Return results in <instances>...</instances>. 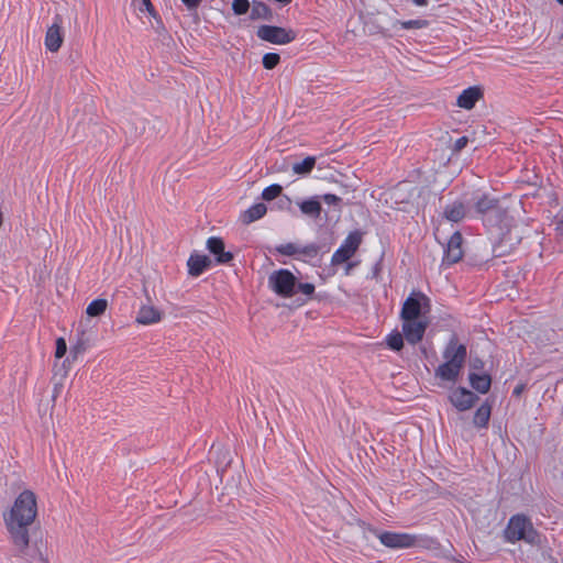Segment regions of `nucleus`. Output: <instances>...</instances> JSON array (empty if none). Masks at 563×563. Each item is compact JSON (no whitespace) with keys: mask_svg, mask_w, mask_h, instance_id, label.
<instances>
[{"mask_svg":"<svg viewBox=\"0 0 563 563\" xmlns=\"http://www.w3.org/2000/svg\"><path fill=\"white\" fill-rule=\"evenodd\" d=\"M37 515L36 496L32 490H23L14 500L3 520L16 555L23 556L30 545V527Z\"/></svg>","mask_w":563,"mask_h":563,"instance_id":"f257e3e1","label":"nucleus"},{"mask_svg":"<svg viewBox=\"0 0 563 563\" xmlns=\"http://www.w3.org/2000/svg\"><path fill=\"white\" fill-rule=\"evenodd\" d=\"M506 538L510 542L525 541L532 545L541 542V536L533 528L530 519L523 515H515L510 518L506 531Z\"/></svg>","mask_w":563,"mask_h":563,"instance_id":"f03ea898","label":"nucleus"},{"mask_svg":"<svg viewBox=\"0 0 563 563\" xmlns=\"http://www.w3.org/2000/svg\"><path fill=\"white\" fill-rule=\"evenodd\" d=\"M430 309V299L424 294L412 292L402 303L400 318L402 321L427 318Z\"/></svg>","mask_w":563,"mask_h":563,"instance_id":"7ed1b4c3","label":"nucleus"},{"mask_svg":"<svg viewBox=\"0 0 563 563\" xmlns=\"http://www.w3.org/2000/svg\"><path fill=\"white\" fill-rule=\"evenodd\" d=\"M268 286L278 296L290 298L296 294L297 278L290 271L280 268L269 275Z\"/></svg>","mask_w":563,"mask_h":563,"instance_id":"20e7f679","label":"nucleus"},{"mask_svg":"<svg viewBox=\"0 0 563 563\" xmlns=\"http://www.w3.org/2000/svg\"><path fill=\"white\" fill-rule=\"evenodd\" d=\"M256 35L260 40L276 45L289 44L297 37V33L291 29L266 24L257 29Z\"/></svg>","mask_w":563,"mask_h":563,"instance_id":"39448f33","label":"nucleus"},{"mask_svg":"<svg viewBox=\"0 0 563 563\" xmlns=\"http://www.w3.org/2000/svg\"><path fill=\"white\" fill-rule=\"evenodd\" d=\"M374 534L379 539L380 543L390 549H408L418 544L419 538L415 534L405 532L378 531L374 530Z\"/></svg>","mask_w":563,"mask_h":563,"instance_id":"423d86ee","label":"nucleus"},{"mask_svg":"<svg viewBox=\"0 0 563 563\" xmlns=\"http://www.w3.org/2000/svg\"><path fill=\"white\" fill-rule=\"evenodd\" d=\"M363 239V233L358 230L350 232L341 246L333 253L331 263L333 265L347 262L358 250Z\"/></svg>","mask_w":563,"mask_h":563,"instance_id":"0eeeda50","label":"nucleus"},{"mask_svg":"<svg viewBox=\"0 0 563 563\" xmlns=\"http://www.w3.org/2000/svg\"><path fill=\"white\" fill-rule=\"evenodd\" d=\"M479 397L465 387L453 388L449 394V401L459 411L470 410Z\"/></svg>","mask_w":563,"mask_h":563,"instance_id":"6e6552de","label":"nucleus"},{"mask_svg":"<svg viewBox=\"0 0 563 563\" xmlns=\"http://www.w3.org/2000/svg\"><path fill=\"white\" fill-rule=\"evenodd\" d=\"M428 325V318L402 321V333L407 342L412 345L419 343L423 339Z\"/></svg>","mask_w":563,"mask_h":563,"instance_id":"1a4fd4ad","label":"nucleus"},{"mask_svg":"<svg viewBox=\"0 0 563 563\" xmlns=\"http://www.w3.org/2000/svg\"><path fill=\"white\" fill-rule=\"evenodd\" d=\"M466 356V345L459 343L457 336L453 334L443 351V358L448 363L459 364V366L463 367Z\"/></svg>","mask_w":563,"mask_h":563,"instance_id":"9d476101","label":"nucleus"},{"mask_svg":"<svg viewBox=\"0 0 563 563\" xmlns=\"http://www.w3.org/2000/svg\"><path fill=\"white\" fill-rule=\"evenodd\" d=\"M462 242H463V238L459 231L454 232L451 235L450 240L448 241L446 247L444 250L443 264L453 265L462 260V257H463Z\"/></svg>","mask_w":563,"mask_h":563,"instance_id":"9b49d317","label":"nucleus"},{"mask_svg":"<svg viewBox=\"0 0 563 563\" xmlns=\"http://www.w3.org/2000/svg\"><path fill=\"white\" fill-rule=\"evenodd\" d=\"M63 43L62 18L56 15L53 24L48 27L45 35V46L51 52H57Z\"/></svg>","mask_w":563,"mask_h":563,"instance_id":"f8f14e48","label":"nucleus"},{"mask_svg":"<svg viewBox=\"0 0 563 563\" xmlns=\"http://www.w3.org/2000/svg\"><path fill=\"white\" fill-rule=\"evenodd\" d=\"M206 246L208 251L216 256V262L218 264H227L233 260V254L224 250V242L221 238H209Z\"/></svg>","mask_w":563,"mask_h":563,"instance_id":"ddd939ff","label":"nucleus"},{"mask_svg":"<svg viewBox=\"0 0 563 563\" xmlns=\"http://www.w3.org/2000/svg\"><path fill=\"white\" fill-rule=\"evenodd\" d=\"M211 260L207 255L192 253L188 261V274L192 277L200 276L206 269L211 267Z\"/></svg>","mask_w":563,"mask_h":563,"instance_id":"4468645a","label":"nucleus"},{"mask_svg":"<svg viewBox=\"0 0 563 563\" xmlns=\"http://www.w3.org/2000/svg\"><path fill=\"white\" fill-rule=\"evenodd\" d=\"M481 98H483V91L479 87H468L457 97L456 104L460 108L471 110Z\"/></svg>","mask_w":563,"mask_h":563,"instance_id":"2eb2a0df","label":"nucleus"},{"mask_svg":"<svg viewBox=\"0 0 563 563\" xmlns=\"http://www.w3.org/2000/svg\"><path fill=\"white\" fill-rule=\"evenodd\" d=\"M475 211L477 214L484 217L488 213L499 214L501 212V207L499 205V200L492 198L487 195H482L474 205Z\"/></svg>","mask_w":563,"mask_h":563,"instance_id":"dca6fc26","label":"nucleus"},{"mask_svg":"<svg viewBox=\"0 0 563 563\" xmlns=\"http://www.w3.org/2000/svg\"><path fill=\"white\" fill-rule=\"evenodd\" d=\"M462 368L459 364L444 362L435 368L434 375L442 380L455 383Z\"/></svg>","mask_w":563,"mask_h":563,"instance_id":"f3484780","label":"nucleus"},{"mask_svg":"<svg viewBox=\"0 0 563 563\" xmlns=\"http://www.w3.org/2000/svg\"><path fill=\"white\" fill-rule=\"evenodd\" d=\"M468 380L472 388L481 394L488 393L492 386V377L487 373L470 372Z\"/></svg>","mask_w":563,"mask_h":563,"instance_id":"a211bd4d","label":"nucleus"},{"mask_svg":"<svg viewBox=\"0 0 563 563\" xmlns=\"http://www.w3.org/2000/svg\"><path fill=\"white\" fill-rule=\"evenodd\" d=\"M161 319L162 312L153 306H142L136 317V321L141 324L156 323Z\"/></svg>","mask_w":563,"mask_h":563,"instance_id":"6ab92c4d","label":"nucleus"},{"mask_svg":"<svg viewBox=\"0 0 563 563\" xmlns=\"http://www.w3.org/2000/svg\"><path fill=\"white\" fill-rule=\"evenodd\" d=\"M298 207L303 214L313 219L320 218L322 207L319 197H311L307 200L300 201L298 202Z\"/></svg>","mask_w":563,"mask_h":563,"instance_id":"aec40b11","label":"nucleus"},{"mask_svg":"<svg viewBox=\"0 0 563 563\" xmlns=\"http://www.w3.org/2000/svg\"><path fill=\"white\" fill-rule=\"evenodd\" d=\"M466 216L463 202L454 201L444 208L443 217L451 222H459Z\"/></svg>","mask_w":563,"mask_h":563,"instance_id":"412c9836","label":"nucleus"},{"mask_svg":"<svg viewBox=\"0 0 563 563\" xmlns=\"http://www.w3.org/2000/svg\"><path fill=\"white\" fill-rule=\"evenodd\" d=\"M492 415V405L488 401L483 402L475 411L473 423L477 428H486Z\"/></svg>","mask_w":563,"mask_h":563,"instance_id":"4be33fe9","label":"nucleus"},{"mask_svg":"<svg viewBox=\"0 0 563 563\" xmlns=\"http://www.w3.org/2000/svg\"><path fill=\"white\" fill-rule=\"evenodd\" d=\"M267 212V208L264 203L260 202L253 205L247 210H245L241 216V221L244 224H250L261 218H263Z\"/></svg>","mask_w":563,"mask_h":563,"instance_id":"5701e85b","label":"nucleus"},{"mask_svg":"<svg viewBox=\"0 0 563 563\" xmlns=\"http://www.w3.org/2000/svg\"><path fill=\"white\" fill-rule=\"evenodd\" d=\"M250 18L252 20L272 21L274 19V13L266 3L254 0Z\"/></svg>","mask_w":563,"mask_h":563,"instance_id":"b1692460","label":"nucleus"},{"mask_svg":"<svg viewBox=\"0 0 563 563\" xmlns=\"http://www.w3.org/2000/svg\"><path fill=\"white\" fill-rule=\"evenodd\" d=\"M316 165L314 156H307L303 161L292 165V172L298 175H308Z\"/></svg>","mask_w":563,"mask_h":563,"instance_id":"393cba45","label":"nucleus"},{"mask_svg":"<svg viewBox=\"0 0 563 563\" xmlns=\"http://www.w3.org/2000/svg\"><path fill=\"white\" fill-rule=\"evenodd\" d=\"M107 307H108V301L103 298H98V299L92 300L88 305L86 312L89 317H99L104 313Z\"/></svg>","mask_w":563,"mask_h":563,"instance_id":"a878e982","label":"nucleus"},{"mask_svg":"<svg viewBox=\"0 0 563 563\" xmlns=\"http://www.w3.org/2000/svg\"><path fill=\"white\" fill-rule=\"evenodd\" d=\"M404 333L393 331L386 338V344L393 351H400L404 346Z\"/></svg>","mask_w":563,"mask_h":563,"instance_id":"bb28decb","label":"nucleus"},{"mask_svg":"<svg viewBox=\"0 0 563 563\" xmlns=\"http://www.w3.org/2000/svg\"><path fill=\"white\" fill-rule=\"evenodd\" d=\"M428 25H429V22L427 20H423V19L408 20V21H398V20H396L393 23L394 27L400 26L401 29H405V30L423 29V27H427Z\"/></svg>","mask_w":563,"mask_h":563,"instance_id":"cd10ccee","label":"nucleus"},{"mask_svg":"<svg viewBox=\"0 0 563 563\" xmlns=\"http://www.w3.org/2000/svg\"><path fill=\"white\" fill-rule=\"evenodd\" d=\"M275 250L277 253L285 256L299 255V245L292 242L277 245Z\"/></svg>","mask_w":563,"mask_h":563,"instance_id":"c85d7f7f","label":"nucleus"},{"mask_svg":"<svg viewBox=\"0 0 563 563\" xmlns=\"http://www.w3.org/2000/svg\"><path fill=\"white\" fill-rule=\"evenodd\" d=\"M282 191L283 187L280 185L273 184L262 191V198L266 201H271L277 198L282 194Z\"/></svg>","mask_w":563,"mask_h":563,"instance_id":"c756f323","label":"nucleus"},{"mask_svg":"<svg viewBox=\"0 0 563 563\" xmlns=\"http://www.w3.org/2000/svg\"><path fill=\"white\" fill-rule=\"evenodd\" d=\"M279 62L280 56L277 53H266L262 59L265 69H274Z\"/></svg>","mask_w":563,"mask_h":563,"instance_id":"7c9ffc66","label":"nucleus"},{"mask_svg":"<svg viewBox=\"0 0 563 563\" xmlns=\"http://www.w3.org/2000/svg\"><path fill=\"white\" fill-rule=\"evenodd\" d=\"M320 246L316 243H311L305 246H299V255L306 257H316L319 254Z\"/></svg>","mask_w":563,"mask_h":563,"instance_id":"2f4dec72","label":"nucleus"},{"mask_svg":"<svg viewBox=\"0 0 563 563\" xmlns=\"http://www.w3.org/2000/svg\"><path fill=\"white\" fill-rule=\"evenodd\" d=\"M232 10L234 14L242 15L245 14L250 10V1L249 0H233Z\"/></svg>","mask_w":563,"mask_h":563,"instance_id":"473e14b6","label":"nucleus"},{"mask_svg":"<svg viewBox=\"0 0 563 563\" xmlns=\"http://www.w3.org/2000/svg\"><path fill=\"white\" fill-rule=\"evenodd\" d=\"M314 285L311 283H298L296 286V292H301L308 297L312 296L314 292Z\"/></svg>","mask_w":563,"mask_h":563,"instance_id":"72a5a7b5","label":"nucleus"},{"mask_svg":"<svg viewBox=\"0 0 563 563\" xmlns=\"http://www.w3.org/2000/svg\"><path fill=\"white\" fill-rule=\"evenodd\" d=\"M67 352V344L63 338H58L56 341L55 356L62 358Z\"/></svg>","mask_w":563,"mask_h":563,"instance_id":"f704fd0d","label":"nucleus"},{"mask_svg":"<svg viewBox=\"0 0 563 563\" xmlns=\"http://www.w3.org/2000/svg\"><path fill=\"white\" fill-rule=\"evenodd\" d=\"M86 349H87V343L82 338H80V339H78L76 344L71 346L70 353L76 356V355L82 353L84 351H86Z\"/></svg>","mask_w":563,"mask_h":563,"instance_id":"c9c22d12","label":"nucleus"},{"mask_svg":"<svg viewBox=\"0 0 563 563\" xmlns=\"http://www.w3.org/2000/svg\"><path fill=\"white\" fill-rule=\"evenodd\" d=\"M321 199L327 205H332V206H340V203L342 201L341 197L333 195V194H325V195L321 196Z\"/></svg>","mask_w":563,"mask_h":563,"instance_id":"e433bc0d","label":"nucleus"},{"mask_svg":"<svg viewBox=\"0 0 563 563\" xmlns=\"http://www.w3.org/2000/svg\"><path fill=\"white\" fill-rule=\"evenodd\" d=\"M471 369L472 372H482L484 369V366H485V363L482 358L479 357H474L472 361H471Z\"/></svg>","mask_w":563,"mask_h":563,"instance_id":"4c0bfd02","label":"nucleus"},{"mask_svg":"<svg viewBox=\"0 0 563 563\" xmlns=\"http://www.w3.org/2000/svg\"><path fill=\"white\" fill-rule=\"evenodd\" d=\"M468 143L467 136H461L459 137L453 145L454 152H461Z\"/></svg>","mask_w":563,"mask_h":563,"instance_id":"58836bf2","label":"nucleus"},{"mask_svg":"<svg viewBox=\"0 0 563 563\" xmlns=\"http://www.w3.org/2000/svg\"><path fill=\"white\" fill-rule=\"evenodd\" d=\"M188 9H196L202 0H181Z\"/></svg>","mask_w":563,"mask_h":563,"instance_id":"ea45409f","label":"nucleus"},{"mask_svg":"<svg viewBox=\"0 0 563 563\" xmlns=\"http://www.w3.org/2000/svg\"><path fill=\"white\" fill-rule=\"evenodd\" d=\"M142 3L148 13H151L152 15H155L154 7H153L151 0H142Z\"/></svg>","mask_w":563,"mask_h":563,"instance_id":"a19ab883","label":"nucleus"},{"mask_svg":"<svg viewBox=\"0 0 563 563\" xmlns=\"http://www.w3.org/2000/svg\"><path fill=\"white\" fill-rule=\"evenodd\" d=\"M555 230L558 232V235H560L563 239V219L556 223Z\"/></svg>","mask_w":563,"mask_h":563,"instance_id":"79ce46f5","label":"nucleus"},{"mask_svg":"<svg viewBox=\"0 0 563 563\" xmlns=\"http://www.w3.org/2000/svg\"><path fill=\"white\" fill-rule=\"evenodd\" d=\"M60 390H62V385H57V384H56V385L54 386V391H53V396H52L54 400L56 399V397L58 396V394L60 393Z\"/></svg>","mask_w":563,"mask_h":563,"instance_id":"37998d69","label":"nucleus"},{"mask_svg":"<svg viewBox=\"0 0 563 563\" xmlns=\"http://www.w3.org/2000/svg\"><path fill=\"white\" fill-rule=\"evenodd\" d=\"M412 2L418 5V7H423V5H427L428 1L427 0H412Z\"/></svg>","mask_w":563,"mask_h":563,"instance_id":"c03bdc74","label":"nucleus"},{"mask_svg":"<svg viewBox=\"0 0 563 563\" xmlns=\"http://www.w3.org/2000/svg\"><path fill=\"white\" fill-rule=\"evenodd\" d=\"M522 390V386H517L514 390V394L519 395Z\"/></svg>","mask_w":563,"mask_h":563,"instance_id":"a18cd8bd","label":"nucleus"},{"mask_svg":"<svg viewBox=\"0 0 563 563\" xmlns=\"http://www.w3.org/2000/svg\"><path fill=\"white\" fill-rule=\"evenodd\" d=\"M2 225V213L0 212V227Z\"/></svg>","mask_w":563,"mask_h":563,"instance_id":"49530a36","label":"nucleus"},{"mask_svg":"<svg viewBox=\"0 0 563 563\" xmlns=\"http://www.w3.org/2000/svg\"><path fill=\"white\" fill-rule=\"evenodd\" d=\"M559 3L563 4V0H556Z\"/></svg>","mask_w":563,"mask_h":563,"instance_id":"de8ad7c7","label":"nucleus"}]
</instances>
